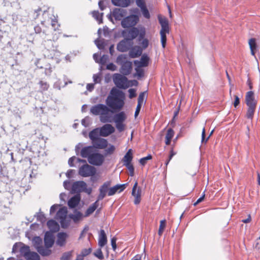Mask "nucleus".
<instances>
[{
	"label": "nucleus",
	"instance_id": "2eb2a0df",
	"mask_svg": "<svg viewBox=\"0 0 260 260\" xmlns=\"http://www.w3.org/2000/svg\"><path fill=\"white\" fill-rule=\"evenodd\" d=\"M126 11L121 8H114L112 11V16L116 21H120L125 16Z\"/></svg>",
	"mask_w": 260,
	"mask_h": 260
},
{
	"label": "nucleus",
	"instance_id": "69168bd1",
	"mask_svg": "<svg viewBox=\"0 0 260 260\" xmlns=\"http://www.w3.org/2000/svg\"><path fill=\"white\" fill-rule=\"evenodd\" d=\"M109 59V56L107 55H103L99 60V63L104 65Z\"/></svg>",
	"mask_w": 260,
	"mask_h": 260
},
{
	"label": "nucleus",
	"instance_id": "2f4dec72",
	"mask_svg": "<svg viewBox=\"0 0 260 260\" xmlns=\"http://www.w3.org/2000/svg\"><path fill=\"white\" fill-rule=\"evenodd\" d=\"M74 213L75 214H70L69 217L72 219L74 222H76L80 219L82 217V214L77 210H75Z\"/></svg>",
	"mask_w": 260,
	"mask_h": 260
},
{
	"label": "nucleus",
	"instance_id": "cd10ccee",
	"mask_svg": "<svg viewBox=\"0 0 260 260\" xmlns=\"http://www.w3.org/2000/svg\"><path fill=\"white\" fill-rule=\"evenodd\" d=\"M50 247H47L46 246L43 247H37V251L42 256H47L50 255L52 251L49 249Z\"/></svg>",
	"mask_w": 260,
	"mask_h": 260
},
{
	"label": "nucleus",
	"instance_id": "bb28decb",
	"mask_svg": "<svg viewBox=\"0 0 260 260\" xmlns=\"http://www.w3.org/2000/svg\"><path fill=\"white\" fill-rule=\"evenodd\" d=\"M67 208L66 207H63L59 209L56 213V219L60 220L63 218H67Z\"/></svg>",
	"mask_w": 260,
	"mask_h": 260
},
{
	"label": "nucleus",
	"instance_id": "09e8293b",
	"mask_svg": "<svg viewBox=\"0 0 260 260\" xmlns=\"http://www.w3.org/2000/svg\"><path fill=\"white\" fill-rule=\"evenodd\" d=\"M72 255V251L64 252L60 260H70Z\"/></svg>",
	"mask_w": 260,
	"mask_h": 260
},
{
	"label": "nucleus",
	"instance_id": "a19ab883",
	"mask_svg": "<svg viewBox=\"0 0 260 260\" xmlns=\"http://www.w3.org/2000/svg\"><path fill=\"white\" fill-rule=\"evenodd\" d=\"M30 252L29 247L27 245H23L20 248V253L25 257Z\"/></svg>",
	"mask_w": 260,
	"mask_h": 260
},
{
	"label": "nucleus",
	"instance_id": "a878e982",
	"mask_svg": "<svg viewBox=\"0 0 260 260\" xmlns=\"http://www.w3.org/2000/svg\"><path fill=\"white\" fill-rule=\"evenodd\" d=\"M142 53V50L139 47L133 48L129 52V55L131 58H136L140 56Z\"/></svg>",
	"mask_w": 260,
	"mask_h": 260
},
{
	"label": "nucleus",
	"instance_id": "49530a36",
	"mask_svg": "<svg viewBox=\"0 0 260 260\" xmlns=\"http://www.w3.org/2000/svg\"><path fill=\"white\" fill-rule=\"evenodd\" d=\"M166 225V221L165 219L162 220L160 222V225L159 227V230L158 232V234L159 236H161L164 232L165 228Z\"/></svg>",
	"mask_w": 260,
	"mask_h": 260
},
{
	"label": "nucleus",
	"instance_id": "39448f33",
	"mask_svg": "<svg viewBox=\"0 0 260 260\" xmlns=\"http://www.w3.org/2000/svg\"><path fill=\"white\" fill-rule=\"evenodd\" d=\"M96 169L87 163L80 166L78 170V174L82 177H88L95 175Z\"/></svg>",
	"mask_w": 260,
	"mask_h": 260
},
{
	"label": "nucleus",
	"instance_id": "7c9ffc66",
	"mask_svg": "<svg viewBox=\"0 0 260 260\" xmlns=\"http://www.w3.org/2000/svg\"><path fill=\"white\" fill-rule=\"evenodd\" d=\"M111 97L117 98H124L123 92L116 88H113L110 91V95Z\"/></svg>",
	"mask_w": 260,
	"mask_h": 260
},
{
	"label": "nucleus",
	"instance_id": "338daca9",
	"mask_svg": "<svg viewBox=\"0 0 260 260\" xmlns=\"http://www.w3.org/2000/svg\"><path fill=\"white\" fill-rule=\"evenodd\" d=\"M145 92H141L139 95L138 99V104L142 105L144 100Z\"/></svg>",
	"mask_w": 260,
	"mask_h": 260
},
{
	"label": "nucleus",
	"instance_id": "6e6d98bb",
	"mask_svg": "<svg viewBox=\"0 0 260 260\" xmlns=\"http://www.w3.org/2000/svg\"><path fill=\"white\" fill-rule=\"evenodd\" d=\"M94 43L96 45L98 48L100 50H102L104 49V44L102 41L100 40L99 39H97L94 41Z\"/></svg>",
	"mask_w": 260,
	"mask_h": 260
},
{
	"label": "nucleus",
	"instance_id": "e2e57ef3",
	"mask_svg": "<svg viewBox=\"0 0 260 260\" xmlns=\"http://www.w3.org/2000/svg\"><path fill=\"white\" fill-rule=\"evenodd\" d=\"M94 255L100 259H102L104 258L103 252L101 248L98 249L94 252Z\"/></svg>",
	"mask_w": 260,
	"mask_h": 260
},
{
	"label": "nucleus",
	"instance_id": "bf43d9fd",
	"mask_svg": "<svg viewBox=\"0 0 260 260\" xmlns=\"http://www.w3.org/2000/svg\"><path fill=\"white\" fill-rule=\"evenodd\" d=\"M91 248H85L81 251L80 254H79V255H82V257L83 258V257L89 255L91 253Z\"/></svg>",
	"mask_w": 260,
	"mask_h": 260
},
{
	"label": "nucleus",
	"instance_id": "f257e3e1",
	"mask_svg": "<svg viewBox=\"0 0 260 260\" xmlns=\"http://www.w3.org/2000/svg\"><path fill=\"white\" fill-rule=\"evenodd\" d=\"M110 112L113 111L107 106L103 104H98L92 106L90 109V113L94 116L100 115V121L103 123L111 122Z\"/></svg>",
	"mask_w": 260,
	"mask_h": 260
},
{
	"label": "nucleus",
	"instance_id": "9b49d317",
	"mask_svg": "<svg viewBox=\"0 0 260 260\" xmlns=\"http://www.w3.org/2000/svg\"><path fill=\"white\" fill-rule=\"evenodd\" d=\"M141 189L138 188V182L136 181L132 188V194L135 197L134 203L135 205L139 204L141 202Z\"/></svg>",
	"mask_w": 260,
	"mask_h": 260
},
{
	"label": "nucleus",
	"instance_id": "1a4fd4ad",
	"mask_svg": "<svg viewBox=\"0 0 260 260\" xmlns=\"http://www.w3.org/2000/svg\"><path fill=\"white\" fill-rule=\"evenodd\" d=\"M100 136L106 137L115 132V128L109 123H106L100 128Z\"/></svg>",
	"mask_w": 260,
	"mask_h": 260
},
{
	"label": "nucleus",
	"instance_id": "393cba45",
	"mask_svg": "<svg viewBox=\"0 0 260 260\" xmlns=\"http://www.w3.org/2000/svg\"><path fill=\"white\" fill-rule=\"evenodd\" d=\"M114 6L122 8H126L129 6L131 3V0H111Z\"/></svg>",
	"mask_w": 260,
	"mask_h": 260
},
{
	"label": "nucleus",
	"instance_id": "6ab92c4d",
	"mask_svg": "<svg viewBox=\"0 0 260 260\" xmlns=\"http://www.w3.org/2000/svg\"><path fill=\"white\" fill-rule=\"evenodd\" d=\"M132 70V62L130 61L125 62L121 65L120 73L124 76L128 75Z\"/></svg>",
	"mask_w": 260,
	"mask_h": 260
},
{
	"label": "nucleus",
	"instance_id": "dca6fc26",
	"mask_svg": "<svg viewBox=\"0 0 260 260\" xmlns=\"http://www.w3.org/2000/svg\"><path fill=\"white\" fill-rule=\"evenodd\" d=\"M95 151V150L92 146H88L83 147L80 151V155L83 158H87V160H88V158L91 155L93 152Z\"/></svg>",
	"mask_w": 260,
	"mask_h": 260
},
{
	"label": "nucleus",
	"instance_id": "a18cd8bd",
	"mask_svg": "<svg viewBox=\"0 0 260 260\" xmlns=\"http://www.w3.org/2000/svg\"><path fill=\"white\" fill-rule=\"evenodd\" d=\"M44 69H45V75L47 76H50L51 73L52 72V69L51 67L50 64L47 63L46 64H45Z\"/></svg>",
	"mask_w": 260,
	"mask_h": 260
},
{
	"label": "nucleus",
	"instance_id": "4d7b16f0",
	"mask_svg": "<svg viewBox=\"0 0 260 260\" xmlns=\"http://www.w3.org/2000/svg\"><path fill=\"white\" fill-rule=\"evenodd\" d=\"M43 16L45 20H49L52 18V16H54L53 14H50L49 10L44 11Z\"/></svg>",
	"mask_w": 260,
	"mask_h": 260
},
{
	"label": "nucleus",
	"instance_id": "aec40b11",
	"mask_svg": "<svg viewBox=\"0 0 260 260\" xmlns=\"http://www.w3.org/2000/svg\"><path fill=\"white\" fill-rule=\"evenodd\" d=\"M45 246L51 247L54 243V237L53 234L50 232H46L44 235Z\"/></svg>",
	"mask_w": 260,
	"mask_h": 260
},
{
	"label": "nucleus",
	"instance_id": "e433bc0d",
	"mask_svg": "<svg viewBox=\"0 0 260 260\" xmlns=\"http://www.w3.org/2000/svg\"><path fill=\"white\" fill-rule=\"evenodd\" d=\"M256 106H248L246 113V117L248 119H252L255 110Z\"/></svg>",
	"mask_w": 260,
	"mask_h": 260
},
{
	"label": "nucleus",
	"instance_id": "f03ea898",
	"mask_svg": "<svg viewBox=\"0 0 260 260\" xmlns=\"http://www.w3.org/2000/svg\"><path fill=\"white\" fill-rule=\"evenodd\" d=\"M145 29L141 27L140 29L136 27H133L128 29H124L121 32V35L131 42L138 37L139 41H141L145 36Z\"/></svg>",
	"mask_w": 260,
	"mask_h": 260
},
{
	"label": "nucleus",
	"instance_id": "f8f14e48",
	"mask_svg": "<svg viewBox=\"0 0 260 260\" xmlns=\"http://www.w3.org/2000/svg\"><path fill=\"white\" fill-rule=\"evenodd\" d=\"M110 181H106L100 186L99 188L100 193L98 195L97 199L98 201L102 200L106 196L107 193L108 194V191H109V187H110Z\"/></svg>",
	"mask_w": 260,
	"mask_h": 260
},
{
	"label": "nucleus",
	"instance_id": "72a5a7b5",
	"mask_svg": "<svg viewBox=\"0 0 260 260\" xmlns=\"http://www.w3.org/2000/svg\"><path fill=\"white\" fill-rule=\"evenodd\" d=\"M26 260H40V257L38 254L35 252H29L25 257Z\"/></svg>",
	"mask_w": 260,
	"mask_h": 260
},
{
	"label": "nucleus",
	"instance_id": "0eeeda50",
	"mask_svg": "<svg viewBox=\"0 0 260 260\" xmlns=\"http://www.w3.org/2000/svg\"><path fill=\"white\" fill-rule=\"evenodd\" d=\"M139 17L136 15H131L124 18L121 24L123 28H130L134 27L139 21Z\"/></svg>",
	"mask_w": 260,
	"mask_h": 260
},
{
	"label": "nucleus",
	"instance_id": "ddd939ff",
	"mask_svg": "<svg viewBox=\"0 0 260 260\" xmlns=\"http://www.w3.org/2000/svg\"><path fill=\"white\" fill-rule=\"evenodd\" d=\"M159 24L161 28L160 31V34H167L169 32V22L166 18H161L160 16L158 17Z\"/></svg>",
	"mask_w": 260,
	"mask_h": 260
},
{
	"label": "nucleus",
	"instance_id": "79ce46f5",
	"mask_svg": "<svg viewBox=\"0 0 260 260\" xmlns=\"http://www.w3.org/2000/svg\"><path fill=\"white\" fill-rule=\"evenodd\" d=\"M45 59H37L35 62V64L37 66V68L43 69L44 68V65L47 63H45Z\"/></svg>",
	"mask_w": 260,
	"mask_h": 260
},
{
	"label": "nucleus",
	"instance_id": "6e6552de",
	"mask_svg": "<svg viewBox=\"0 0 260 260\" xmlns=\"http://www.w3.org/2000/svg\"><path fill=\"white\" fill-rule=\"evenodd\" d=\"M113 80L116 86L119 88L125 89L128 87L126 85L127 78L120 74H115L113 76Z\"/></svg>",
	"mask_w": 260,
	"mask_h": 260
},
{
	"label": "nucleus",
	"instance_id": "3c124183",
	"mask_svg": "<svg viewBox=\"0 0 260 260\" xmlns=\"http://www.w3.org/2000/svg\"><path fill=\"white\" fill-rule=\"evenodd\" d=\"M152 158V155L148 154L147 156L141 158L139 162L142 166H144L146 164L147 161L151 159Z\"/></svg>",
	"mask_w": 260,
	"mask_h": 260
},
{
	"label": "nucleus",
	"instance_id": "de8ad7c7",
	"mask_svg": "<svg viewBox=\"0 0 260 260\" xmlns=\"http://www.w3.org/2000/svg\"><path fill=\"white\" fill-rule=\"evenodd\" d=\"M39 84L42 90V92L47 90L49 87V84L47 82L40 81Z\"/></svg>",
	"mask_w": 260,
	"mask_h": 260
},
{
	"label": "nucleus",
	"instance_id": "b1692460",
	"mask_svg": "<svg viewBox=\"0 0 260 260\" xmlns=\"http://www.w3.org/2000/svg\"><path fill=\"white\" fill-rule=\"evenodd\" d=\"M107 243V238L106 233L104 230H100L98 245L100 247H104Z\"/></svg>",
	"mask_w": 260,
	"mask_h": 260
},
{
	"label": "nucleus",
	"instance_id": "5701e85b",
	"mask_svg": "<svg viewBox=\"0 0 260 260\" xmlns=\"http://www.w3.org/2000/svg\"><path fill=\"white\" fill-rule=\"evenodd\" d=\"M81 197L79 194H76L72 197L68 202L70 208H75L79 203Z\"/></svg>",
	"mask_w": 260,
	"mask_h": 260
},
{
	"label": "nucleus",
	"instance_id": "58836bf2",
	"mask_svg": "<svg viewBox=\"0 0 260 260\" xmlns=\"http://www.w3.org/2000/svg\"><path fill=\"white\" fill-rule=\"evenodd\" d=\"M115 150V147L113 145L110 144L109 147L104 150V157L108 155L112 154Z\"/></svg>",
	"mask_w": 260,
	"mask_h": 260
},
{
	"label": "nucleus",
	"instance_id": "4468645a",
	"mask_svg": "<svg viewBox=\"0 0 260 260\" xmlns=\"http://www.w3.org/2000/svg\"><path fill=\"white\" fill-rule=\"evenodd\" d=\"M86 183L83 181H78L73 183L72 186L73 193H80L83 191Z\"/></svg>",
	"mask_w": 260,
	"mask_h": 260
},
{
	"label": "nucleus",
	"instance_id": "473e14b6",
	"mask_svg": "<svg viewBox=\"0 0 260 260\" xmlns=\"http://www.w3.org/2000/svg\"><path fill=\"white\" fill-rule=\"evenodd\" d=\"M131 151L132 149H129L125 155L124 156L123 158L124 164L131 163L133 159V155Z\"/></svg>",
	"mask_w": 260,
	"mask_h": 260
},
{
	"label": "nucleus",
	"instance_id": "7ed1b4c3",
	"mask_svg": "<svg viewBox=\"0 0 260 260\" xmlns=\"http://www.w3.org/2000/svg\"><path fill=\"white\" fill-rule=\"evenodd\" d=\"M106 103L107 106L113 111L116 112L122 109L123 107L124 98L111 97L108 95Z\"/></svg>",
	"mask_w": 260,
	"mask_h": 260
},
{
	"label": "nucleus",
	"instance_id": "f3484780",
	"mask_svg": "<svg viewBox=\"0 0 260 260\" xmlns=\"http://www.w3.org/2000/svg\"><path fill=\"white\" fill-rule=\"evenodd\" d=\"M92 144L94 148L103 149H105L107 147L108 142L106 139L99 138L96 141L92 142Z\"/></svg>",
	"mask_w": 260,
	"mask_h": 260
},
{
	"label": "nucleus",
	"instance_id": "ea45409f",
	"mask_svg": "<svg viewBox=\"0 0 260 260\" xmlns=\"http://www.w3.org/2000/svg\"><path fill=\"white\" fill-rule=\"evenodd\" d=\"M213 132H214V129H213L211 132V133L209 134V135L208 136V137L206 138L205 128V127H204L203 128L202 133V140H201L202 143H206L208 141V140H209V139L210 138V137H211V136L213 134Z\"/></svg>",
	"mask_w": 260,
	"mask_h": 260
},
{
	"label": "nucleus",
	"instance_id": "13d9d810",
	"mask_svg": "<svg viewBox=\"0 0 260 260\" xmlns=\"http://www.w3.org/2000/svg\"><path fill=\"white\" fill-rule=\"evenodd\" d=\"M59 222L61 227L63 228H67L70 224V221L67 220V218L60 219Z\"/></svg>",
	"mask_w": 260,
	"mask_h": 260
},
{
	"label": "nucleus",
	"instance_id": "c85d7f7f",
	"mask_svg": "<svg viewBox=\"0 0 260 260\" xmlns=\"http://www.w3.org/2000/svg\"><path fill=\"white\" fill-rule=\"evenodd\" d=\"M100 136V129L98 128H94L89 133V137L92 143L99 139Z\"/></svg>",
	"mask_w": 260,
	"mask_h": 260
},
{
	"label": "nucleus",
	"instance_id": "774afa93",
	"mask_svg": "<svg viewBox=\"0 0 260 260\" xmlns=\"http://www.w3.org/2000/svg\"><path fill=\"white\" fill-rule=\"evenodd\" d=\"M129 93V98L132 99L136 96V90L134 88L129 89L128 90Z\"/></svg>",
	"mask_w": 260,
	"mask_h": 260
},
{
	"label": "nucleus",
	"instance_id": "37998d69",
	"mask_svg": "<svg viewBox=\"0 0 260 260\" xmlns=\"http://www.w3.org/2000/svg\"><path fill=\"white\" fill-rule=\"evenodd\" d=\"M142 67H137L135 68V70L136 73L134 75V76H137L138 78L139 79L144 76V70L141 69Z\"/></svg>",
	"mask_w": 260,
	"mask_h": 260
},
{
	"label": "nucleus",
	"instance_id": "20e7f679",
	"mask_svg": "<svg viewBox=\"0 0 260 260\" xmlns=\"http://www.w3.org/2000/svg\"><path fill=\"white\" fill-rule=\"evenodd\" d=\"M126 119V115L124 111H121L113 116V121L115 123V127L119 132H122L125 128L124 122Z\"/></svg>",
	"mask_w": 260,
	"mask_h": 260
},
{
	"label": "nucleus",
	"instance_id": "c756f323",
	"mask_svg": "<svg viewBox=\"0 0 260 260\" xmlns=\"http://www.w3.org/2000/svg\"><path fill=\"white\" fill-rule=\"evenodd\" d=\"M99 205L98 201L96 200L91 205H90L85 212V216H88L91 214L98 208Z\"/></svg>",
	"mask_w": 260,
	"mask_h": 260
},
{
	"label": "nucleus",
	"instance_id": "a211bd4d",
	"mask_svg": "<svg viewBox=\"0 0 260 260\" xmlns=\"http://www.w3.org/2000/svg\"><path fill=\"white\" fill-rule=\"evenodd\" d=\"M150 58L149 56L144 54L142 55L140 60H135L134 63L137 67H146L149 64Z\"/></svg>",
	"mask_w": 260,
	"mask_h": 260
},
{
	"label": "nucleus",
	"instance_id": "0e129e2a",
	"mask_svg": "<svg viewBox=\"0 0 260 260\" xmlns=\"http://www.w3.org/2000/svg\"><path fill=\"white\" fill-rule=\"evenodd\" d=\"M54 18H52L51 20V25L55 30L58 29L59 25L57 24L56 18L53 16Z\"/></svg>",
	"mask_w": 260,
	"mask_h": 260
},
{
	"label": "nucleus",
	"instance_id": "c9c22d12",
	"mask_svg": "<svg viewBox=\"0 0 260 260\" xmlns=\"http://www.w3.org/2000/svg\"><path fill=\"white\" fill-rule=\"evenodd\" d=\"M127 55L126 54H120L119 55L116 60V63L119 65H122V63H124L125 62H127L128 60H127Z\"/></svg>",
	"mask_w": 260,
	"mask_h": 260
},
{
	"label": "nucleus",
	"instance_id": "412c9836",
	"mask_svg": "<svg viewBox=\"0 0 260 260\" xmlns=\"http://www.w3.org/2000/svg\"><path fill=\"white\" fill-rule=\"evenodd\" d=\"M245 102L247 106H256V101L254 99V92L249 91L246 93Z\"/></svg>",
	"mask_w": 260,
	"mask_h": 260
},
{
	"label": "nucleus",
	"instance_id": "8fccbe9b",
	"mask_svg": "<svg viewBox=\"0 0 260 260\" xmlns=\"http://www.w3.org/2000/svg\"><path fill=\"white\" fill-rule=\"evenodd\" d=\"M118 185L117 184L112 187H109V191H108V196H112L116 193L118 190Z\"/></svg>",
	"mask_w": 260,
	"mask_h": 260
},
{
	"label": "nucleus",
	"instance_id": "052dcab7",
	"mask_svg": "<svg viewBox=\"0 0 260 260\" xmlns=\"http://www.w3.org/2000/svg\"><path fill=\"white\" fill-rule=\"evenodd\" d=\"M174 135V132L173 129L171 128H169L168 131L166 136V138L172 140Z\"/></svg>",
	"mask_w": 260,
	"mask_h": 260
},
{
	"label": "nucleus",
	"instance_id": "c03bdc74",
	"mask_svg": "<svg viewBox=\"0 0 260 260\" xmlns=\"http://www.w3.org/2000/svg\"><path fill=\"white\" fill-rule=\"evenodd\" d=\"M32 242L34 243V245L35 246L36 249L37 250L38 247H42L41 245L42 240V239L40 237H35L34 238Z\"/></svg>",
	"mask_w": 260,
	"mask_h": 260
},
{
	"label": "nucleus",
	"instance_id": "603ef678",
	"mask_svg": "<svg viewBox=\"0 0 260 260\" xmlns=\"http://www.w3.org/2000/svg\"><path fill=\"white\" fill-rule=\"evenodd\" d=\"M37 219L38 221L41 222V223H44L46 221V217L45 215L42 213H38L37 215Z\"/></svg>",
	"mask_w": 260,
	"mask_h": 260
},
{
	"label": "nucleus",
	"instance_id": "864d4df0",
	"mask_svg": "<svg viewBox=\"0 0 260 260\" xmlns=\"http://www.w3.org/2000/svg\"><path fill=\"white\" fill-rule=\"evenodd\" d=\"M140 9L142 11L143 16L147 19L150 18V13L149 12L148 10L146 8V6H145Z\"/></svg>",
	"mask_w": 260,
	"mask_h": 260
},
{
	"label": "nucleus",
	"instance_id": "f704fd0d",
	"mask_svg": "<svg viewBox=\"0 0 260 260\" xmlns=\"http://www.w3.org/2000/svg\"><path fill=\"white\" fill-rule=\"evenodd\" d=\"M103 13H99V11H93L92 12V16L96 20L99 24L103 23Z\"/></svg>",
	"mask_w": 260,
	"mask_h": 260
},
{
	"label": "nucleus",
	"instance_id": "9d476101",
	"mask_svg": "<svg viewBox=\"0 0 260 260\" xmlns=\"http://www.w3.org/2000/svg\"><path fill=\"white\" fill-rule=\"evenodd\" d=\"M132 45V42L126 38L120 41L117 45V50L121 52H125L128 51Z\"/></svg>",
	"mask_w": 260,
	"mask_h": 260
},
{
	"label": "nucleus",
	"instance_id": "680f3d73",
	"mask_svg": "<svg viewBox=\"0 0 260 260\" xmlns=\"http://www.w3.org/2000/svg\"><path fill=\"white\" fill-rule=\"evenodd\" d=\"M249 45L250 49H256L257 45L256 43L255 39L251 38L249 40Z\"/></svg>",
	"mask_w": 260,
	"mask_h": 260
},
{
	"label": "nucleus",
	"instance_id": "4be33fe9",
	"mask_svg": "<svg viewBox=\"0 0 260 260\" xmlns=\"http://www.w3.org/2000/svg\"><path fill=\"white\" fill-rule=\"evenodd\" d=\"M68 235L66 233L59 232L57 235V240L56 241V244L60 247L65 245L66 243V240Z\"/></svg>",
	"mask_w": 260,
	"mask_h": 260
},
{
	"label": "nucleus",
	"instance_id": "4c0bfd02",
	"mask_svg": "<svg viewBox=\"0 0 260 260\" xmlns=\"http://www.w3.org/2000/svg\"><path fill=\"white\" fill-rule=\"evenodd\" d=\"M47 225L51 230H55L58 226L57 223L53 219H50L47 222Z\"/></svg>",
	"mask_w": 260,
	"mask_h": 260
},
{
	"label": "nucleus",
	"instance_id": "5fc2aeb1",
	"mask_svg": "<svg viewBox=\"0 0 260 260\" xmlns=\"http://www.w3.org/2000/svg\"><path fill=\"white\" fill-rule=\"evenodd\" d=\"M9 212L10 209L6 205H3L2 203H0V212L7 214Z\"/></svg>",
	"mask_w": 260,
	"mask_h": 260
},
{
	"label": "nucleus",
	"instance_id": "423d86ee",
	"mask_svg": "<svg viewBox=\"0 0 260 260\" xmlns=\"http://www.w3.org/2000/svg\"><path fill=\"white\" fill-rule=\"evenodd\" d=\"M105 161L104 155L96 150L88 158V162L90 165L95 166H101Z\"/></svg>",
	"mask_w": 260,
	"mask_h": 260
}]
</instances>
